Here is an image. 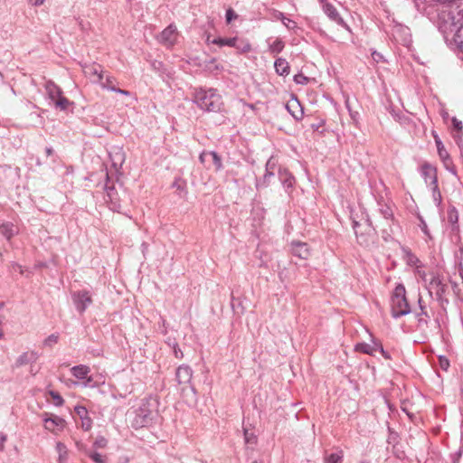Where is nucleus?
<instances>
[{
	"instance_id": "nucleus-1",
	"label": "nucleus",
	"mask_w": 463,
	"mask_h": 463,
	"mask_svg": "<svg viewBox=\"0 0 463 463\" xmlns=\"http://www.w3.org/2000/svg\"><path fill=\"white\" fill-rule=\"evenodd\" d=\"M156 398L149 397L142 400L140 406L134 411L132 426L139 429L151 425L158 416Z\"/></svg>"
},
{
	"instance_id": "nucleus-2",
	"label": "nucleus",
	"mask_w": 463,
	"mask_h": 463,
	"mask_svg": "<svg viewBox=\"0 0 463 463\" xmlns=\"http://www.w3.org/2000/svg\"><path fill=\"white\" fill-rule=\"evenodd\" d=\"M194 101L201 109L207 112L221 111L223 105L222 97L215 89L196 90Z\"/></svg>"
},
{
	"instance_id": "nucleus-3",
	"label": "nucleus",
	"mask_w": 463,
	"mask_h": 463,
	"mask_svg": "<svg viewBox=\"0 0 463 463\" xmlns=\"http://www.w3.org/2000/svg\"><path fill=\"white\" fill-rule=\"evenodd\" d=\"M392 316L399 318L411 313V307L406 298V289L403 284H398L391 298Z\"/></svg>"
},
{
	"instance_id": "nucleus-4",
	"label": "nucleus",
	"mask_w": 463,
	"mask_h": 463,
	"mask_svg": "<svg viewBox=\"0 0 463 463\" xmlns=\"http://www.w3.org/2000/svg\"><path fill=\"white\" fill-rule=\"evenodd\" d=\"M353 229L354 231L357 242L364 247H369L374 243L376 232L371 221L367 218L364 223L353 221Z\"/></svg>"
},
{
	"instance_id": "nucleus-5",
	"label": "nucleus",
	"mask_w": 463,
	"mask_h": 463,
	"mask_svg": "<svg viewBox=\"0 0 463 463\" xmlns=\"http://www.w3.org/2000/svg\"><path fill=\"white\" fill-rule=\"evenodd\" d=\"M455 1L456 0H414V5L420 14L432 16L438 12L436 4L445 5Z\"/></svg>"
},
{
	"instance_id": "nucleus-6",
	"label": "nucleus",
	"mask_w": 463,
	"mask_h": 463,
	"mask_svg": "<svg viewBox=\"0 0 463 463\" xmlns=\"http://www.w3.org/2000/svg\"><path fill=\"white\" fill-rule=\"evenodd\" d=\"M193 376V370L186 364L178 366L175 372V380L179 385H184L183 391L190 389L193 393H195V389L191 385V380Z\"/></svg>"
},
{
	"instance_id": "nucleus-7",
	"label": "nucleus",
	"mask_w": 463,
	"mask_h": 463,
	"mask_svg": "<svg viewBox=\"0 0 463 463\" xmlns=\"http://www.w3.org/2000/svg\"><path fill=\"white\" fill-rule=\"evenodd\" d=\"M318 2L322 5V9L326 15L334 23L337 24L338 25L349 29V26L344 21V19L339 14L338 11L335 7L334 5L327 2V0H318Z\"/></svg>"
},
{
	"instance_id": "nucleus-8",
	"label": "nucleus",
	"mask_w": 463,
	"mask_h": 463,
	"mask_svg": "<svg viewBox=\"0 0 463 463\" xmlns=\"http://www.w3.org/2000/svg\"><path fill=\"white\" fill-rule=\"evenodd\" d=\"M72 301L76 309L82 314L92 303V298L89 291L80 290L72 294Z\"/></svg>"
},
{
	"instance_id": "nucleus-9",
	"label": "nucleus",
	"mask_w": 463,
	"mask_h": 463,
	"mask_svg": "<svg viewBox=\"0 0 463 463\" xmlns=\"http://www.w3.org/2000/svg\"><path fill=\"white\" fill-rule=\"evenodd\" d=\"M429 290L431 294V290H435L437 299L440 302H448V299H444L443 296L447 291V285L444 284L439 276H433L429 283Z\"/></svg>"
},
{
	"instance_id": "nucleus-10",
	"label": "nucleus",
	"mask_w": 463,
	"mask_h": 463,
	"mask_svg": "<svg viewBox=\"0 0 463 463\" xmlns=\"http://www.w3.org/2000/svg\"><path fill=\"white\" fill-rule=\"evenodd\" d=\"M45 415L46 417L43 418V420L46 430L56 433L57 430H61L65 427L66 421L64 419L52 414L48 416V413H45Z\"/></svg>"
},
{
	"instance_id": "nucleus-11",
	"label": "nucleus",
	"mask_w": 463,
	"mask_h": 463,
	"mask_svg": "<svg viewBox=\"0 0 463 463\" xmlns=\"http://www.w3.org/2000/svg\"><path fill=\"white\" fill-rule=\"evenodd\" d=\"M176 27L170 24L159 35V42L166 47H172L176 41Z\"/></svg>"
},
{
	"instance_id": "nucleus-12",
	"label": "nucleus",
	"mask_w": 463,
	"mask_h": 463,
	"mask_svg": "<svg viewBox=\"0 0 463 463\" xmlns=\"http://www.w3.org/2000/svg\"><path fill=\"white\" fill-rule=\"evenodd\" d=\"M420 173L428 185L438 183L437 169L430 164L425 162L420 167Z\"/></svg>"
},
{
	"instance_id": "nucleus-13",
	"label": "nucleus",
	"mask_w": 463,
	"mask_h": 463,
	"mask_svg": "<svg viewBox=\"0 0 463 463\" xmlns=\"http://www.w3.org/2000/svg\"><path fill=\"white\" fill-rule=\"evenodd\" d=\"M83 71H84L85 75H87V76L96 77V79L94 80L95 82L101 81L104 78L103 74H102L101 65L95 63V62L90 63V64H85L83 66Z\"/></svg>"
},
{
	"instance_id": "nucleus-14",
	"label": "nucleus",
	"mask_w": 463,
	"mask_h": 463,
	"mask_svg": "<svg viewBox=\"0 0 463 463\" xmlns=\"http://www.w3.org/2000/svg\"><path fill=\"white\" fill-rule=\"evenodd\" d=\"M17 233L18 229L13 222L0 221V234L6 240L10 241Z\"/></svg>"
},
{
	"instance_id": "nucleus-15",
	"label": "nucleus",
	"mask_w": 463,
	"mask_h": 463,
	"mask_svg": "<svg viewBox=\"0 0 463 463\" xmlns=\"http://www.w3.org/2000/svg\"><path fill=\"white\" fill-rule=\"evenodd\" d=\"M39 358V355L36 352H24L21 355L18 356L14 363V367H20L25 365L27 364L35 363Z\"/></svg>"
},
{
	"instance_id": "nucleus-16",
	"label": "nucleus",
	"mask_w": 463,
	"mask_h": 463,
	"mask_svg": "<svg viewBox=\"0 0 463 463\" xmlns=\"http://www.w3.org/2000/svg\"><path fill=\"white\" fill-rule=\"evenodd\" d=\"M286 109L296 120H300L303 118V109L298 99H294L288 101Z\"/></svg>"
},
{
	"instance_id": "nucleus-17",
	"label": "nucleus",
	"mask_w": 463,
	"mask_h": 463,
	"mask_svg": "<svg viewBox=\"0 0 463 463\" xmlns=\"http://www.w3.org/2000/svg\"><path fill=\"white\" fill-rule=\"evenodd\" d=\"M278 175L282 185L287 188H292L295 184V178L292 174L286 168H279Z\"/></svg>"
},
{
	"instance_id": "nucleus-18",
	"label": "nucleus",
	"mask_w": 463,
	"mask_h": 463,
	"mask_svg": "<svg viewBox=\"0 0 463 463\" xmlns=\"http://www.w3.org/2000/svg\"><path fill=\"white\" fill-rule=\"evenodd\" d=\"M418 304H419L420 312L416 314V317L418 320V326L420 327L422 326L428 325V318H430V315L426 310V306L423 304V300L420 296L419 297Z\"/></svg>"
},
{
	"instance_id": "nucleus-19",
	"label": "nucleus",
	"mask_w": 463,
	"mask_h": 463,
	"mask_svg": "<svg viewBox=\"0 0 463 463\" xmlns=\"http://www.w3.org/2000/svg\"><path fill=\"white\" fill-rule=\"evenodd\" d=\"M45 90L49 99L52 101H54L62 94L61 89L58 85H56L52 80L46 81Z\"/></svg>"
},
{
	"instance_id": "nucleus-20",
	"label": "nucleus",
	"mask_w": 463,
	"mask_h": 463,
	"mask_svg": "<svg viewBox=\"0 0 463 463\" xmlns=\"http://www.w3.org/2000/svg\"><path fill=\"white\" fill-rule=\"evenodd\" d=\"M276 72L280 76H287L289 74V64L283 58H278L274 62Z\"/></svg>"
},
{
	"instance_id": "nucleus-21",
	"label": "nucleus",
	"mask_w": 463,
	"mask_h": 463,
	"mask_svg": "<svg viewBox=\"0 0 463 463\" xmlns=\"http://www.w3.org/2000/svg\"><path fill=\"white\" fill-rule=\"evenodd\" d=\"M71 374L79 380H83L87 377L88 373L90 372V368L87 365L80 364L75 365L71 369Z\"/></svg>"
},
{
	"instance_id": "nucleus-22",
	"label": "nucleus",
	"mask_w": 463,
	"mask_h": 463,
	"mask_svg": "<svg viewBox=\"0 0 463 463\" xmlns=\"http://www.w3.org/2000/svg\"><path fill=\"white\" fill-rule=\"evenodd\" d=\"M236 42H239L238 37H232V38L217 37L212 41V43L216 44L220 47H222V46L233 47L236 45Z\"/></svg>"
},
{
	"instance_id": "nucleus-23",
	"label": "nucleus",
	"mask_w": 463,
	"mask_h": 463,
	"mask_svg": "<svg viewBox=\"0 0 463 463\" xmlns=\"http://www.w3.org/2000/svg\"><path fill=\"white\" fill-rule=\"evenodd\" d=\"M274 176H275V175H274V174H272V172H269V171H266V170H265V174H264L263 177H262V178H260V179H258V180L256 181V188H257L258 190H260V189H261V188H266V187H268V186L269 185V184H270V180H271L272 178H274Z\"/></svg>"
},
{
	"instance_id": "nucleus-24",
	"label": "nucleus",
	"mask_w": 463,
	"mask_h": 463,
	"mask_svg": "<svg viewBox=\"0 0 463 463\" xmlns=\"http://www.w3.org/2000/svg\"><path fill=\"white\" fill-rule=\"evenodd\" d=\"M355 350L366 354L373 355L378 350V347L373 343L372 345L366 343H359L355 345Z\"/></svg>"
},
{
	"instance_id": "nucleus-25",
	"label": "nucleus",
	"mask_w": 463,
	"mask_h": 463,
	"mask_svg": "<svg viewBox=\"0 0 463 463\" xmlns=\"http://www.w3.org/2000/svg\"><path fill=\"white\" fill-rule=\"evenodd\" d=\"M56 451L59 455L58 461L59 463H63L67 460L68 458V449L64 443L57 442L56 444Z\"/></svg>"
},
{
	"instance_id": "nucleus-26",
	"label": "nucleus",
	"mask_w": 463,
	"mask_h": 463,
	"mask_svg": "<svg viewBox=\"0 0 463 463\" xmlns=\"http://www.w3.org/2000/svg\"><path fill=\"white\" fill-rule=\"evenodd\" d=\"M243 437L244 442L247 445H256L258 441V438L253 431H250L249 429L243 427Z\"/></svg>"
},
{
	"instance_id": "nucleus-27",
	"label": "nucleus",
	"mask_w": 463,
	"mask_h": 463,
	"mask_svg": "<svg viewBox=\"0 0 463 463\" xmlns=\"http://www.w3.org/2000/svg\"><path fill=\"white\" fill-rule=\"evenodd\" d=\"M453 41L458 49L463 52V24L456 31Z\"/></svg>"
},
{
	"instance_id": "nucleus-28",
	"label": "nucleus",
	"mask_w": 463,
	"mask_h": 463,
	"mask_svg": "<svg viewBox=\"0 0 463 463\" xmlns=\"http://www.w3.org/2000/svg\"><path fill=\"white\" fill-rule=\"evenodd\" d=\"M293 250H294V253L296 255H298V257H300L301 259H307L308 256V250L307 248V244H305V243L298 242L295 245Z\"/></svg>"
},
{
	"instance_id": "nucleus-29",
	"label": "nucleus",
	"mask_w": 463,
	"mask_h": 463,
	"mask_svg": "<svg viewBox=\"0 0 463 463\" xmlns=\"http://www.w3.org/2000/svg\"><path fill=\"white\" fill-rule=\"evenodd\" d=\"M115 81H116V79L113 76L108 75L104 81L102 80L101 81H99L98 83H99L103 89L113 91V90H115V88H116Z\"/></svg>"
},
{
	"instance_id": "nucleus-30",
	"label": "nucleus",
	"mask_w": 463,
	"mask_h": 463,
	"mask_svg": "<svg viewBox=\"0 0 463 463\" xmlns=\"http://www.w3.org/2000/svg\"><path fill=\"white\" fill-rule=\"evenodd\" d=\"M343 457L344 455L342 451L331 453L325 458V463H342Z\"/></svg>"
},
{
	"instance_id": "nucleus-31",
	"label": "nucleus",
	"mask_w": 463,
	"mask_h": 463,
	"mask_svg": "<svg viewBox=\"0 0 463 463\" xmlns=\"http://www.w3.org/2000/svg\"><path fill=\"white\" fill-rule=\"evenodd\" d=\"M240 53H246L251 50V46L248 42L239 39V42H236V45L233 46Z\"/></svg>"
},
{
	"instance_id": "nucleus-32",
	"label": "nucleus",
	"mask_w": 463,
	"mask_h": 463,
	"mask_svg": "<svg viewBox=\"0 0 463 463\" xmlns=\"http://www.w3.org/2000/svg\"><path fill=\"white\" fill-rule=\"evenodd\" d=\"M53 102L55 104V107L60 109L61 110H66L71 104L70 100L67 98L63 97L62 94L59 98H57Z\"/></svg>"
},
{
	"instance_id": "nucleus-33",
	"label": "nucleus",
	"mask_w": 463,
	"mask_h": 463,
	"mask_svg": "<svg viewBox=\"0 0 463 463\" xmlns=\"http://www.w3.org/2000/svg\"><path fill=\"white\" fill-rule=\"evenodd\" d=\"M209 156L212 158V162L215 166V170L220 171L222 168L221 156L215 151H209Z\"/></svg>"
},
{
	"instance_id": "nucleus-34",
	"label": "nucleus",
	"mask_w": 463,
	"mask_h": 463,
	"mask_svg": "<svg viewBox=\"0 0 463 463\" xmlns=\"http://www.w3.org/2000/svg\"><path fill=\"white\" fill-rule=\"evenodd\" d=\"M437 150L439 156L443 162H446V160H449V155L446 148L444 147V145L441 141H437Z\"/></svg>"
},
{
	"instance_id": "nucleus-35",
	"label": "nucleus",
	"mask_w": 463,
	"mask_h": 463,
	"mask_svg": "<svg viewBox=\"0 0 463 463\" xmlns=\"http://www.w3.org/2000/svg\"><path fill=\"white\" fill-rule=\"evenodd\" d=\"M284 42L280 39H276L270 45H269V51L272 53H279L284 49Z\"/></svg>"
},
{
	"instance_id": "nucleus-36",
	"label": "nucleus",
	"mask_w": 463,
	"mask_h": 463,
	"mask_svg": "<svg viewBox=\"0 0 463 463\" xmlns=\"http://www.w3.org/2000/svg\"><path fill=\"white\" fill-rule=\"evenodd\" d=\"M430 186L431 187L433 201L435 202L437 206L440 205L442 196L439 189L438 183Z\"/></svg>"
},
{
	"instance_id": "nucleus-37",
	"label": "nucleus",
	"mask_w": 463,
	"mask_h": 463,
	"mask_svg": "<svg viewBox=\"0 0 463 463\" xmlns=\"http://www.w3.org/2000/svg\"><path fill=\"white\" fill-rule=\"evenodd\" d=\"M87 456L96 463H105V457L96 451H87Z\"/></svg>"
},
{
	"instance_id": "nucleus-38",
	"label": "nucleus",
	"mask_w": 463,
	"mask_h": 463,
	"mask_svg": "<svg viewBox=\"0 0 463 463\" xmlns=\"http://www.w3.org/2000/svg\"><path fill=\"white\" fill-rule=\"evenodd\" d=\"M50 396L53 399L55 406H61L64 402L63 398L55 391L49 392Z\"/></svg>"
},
{
	"instance_id": "nucleus-39",
	"label": "nucleus",
	"mask_w": 463,
	"mask_h": 463,
	"mask_svg": "<svg viewBox=\"0 0 463 463\" xmlns=\"http://www.w3.org/2000/svg\"><path fill=\"white\" fill-rule=\"evenodd\" d=\"M59 335L57 334H52L50 335L43 342V345L45 346L52 347L53 345H55L58 342Z\"/></svg>"
},
{
	"instance_id": "nucleus-40",
	"label": "nucleus",
	"mask_w": 463,
	"mask_h": 463,
	"mask_svg": "<svg viewBox=\"0 0 463 463\" xmlns=\"http://www.w3.org/2000/svg\"><path fill=\"white\" fill-rule=\"evenodd\" d=\"M373 344L378 347V350L385 359H391V355L386 352L379 340H373Z\"/></svg>"
},
{
	"instance_id": "nucleus-41",
	"label": "nucleus",
	"mask_w": 463,
	"mask_h": 463,
	"mask_svg": "<svg viewBox=\"0 0 463 463\" xmlns=\"http://www.w3.org/2000/svg\"><path fill=\"white\" fill-rule=\"evenodd\" d=\"M74 411L80 419L88 416V411L84 406L78 405L74 408Z\"/></svg>"
},
{
	"instance_id": "nucleus-42",
	"label": "nucleus",
	"mask_w": 463,
	"mask_h": 463,
	"mask_svg": "<svg viewBox=\"0 0 463 463\" xmlns=\"http://www.w3.org/2000/svg\"><path fill=\"white\" fill-rule=\"evenodd\" d=\"M81 420V428L85 430V431H88L91 429V425H92V420L91 419L87 416L86 418H83V419H80Z\"/></svg>"
},
{
	"instance_id": "nucleus-43",
	"label": "nucleus",
	"mask_w": 463,
	"mask_h": 463,
	"mask_svg": "<svg viewBox=\"0 0 463 463\" xmlns=\"http://www.w3.org/2000/svg\"><path fill=\"white\" fill-rule=\"evenodd\" d=\"M294 81L298 84H307L308 78L302 73H298L294 76Z\"/></svg>"
},
{
	"instance_id": "nucleus-44",
	"label": "nucleus",
	"mask_w": 463,
	"mask_h": 463,
	"mask_svg": "<svg viewBox=\"0 0 463 463\" xmlns=\"http://www.w3.org/2000/svg\"><path fill=\"white\" fill-rule=\"evenodd\" d=\"M238 17L237 14L233 11V9L229 8L226 11L225 18L227 24L232 23V21L235 20Z\"/></svg>"
},
{
	"instance_id": "nucleus-45",
	"label": "nucleus",
	"mask_w": 463,
	"mask_h": 463,
	"mask_svg": "<svg viewBox=\"0 0 463 463\" xmlns=\"http://www.w3.org/2000/svg\"><path fill=\"white\" fill-rule=\"evenodd\" d=\"M276 166H277V163L275 162L274 158L273 157H270L268 161H267V164H266V171H269V172H272V174L275 175V169H276Z\"/></svg>"
},
{
	"instance_id": "nucleus-46",
	"label": "nucleus",
	"mask_w": 463,
	"mask_h": 463,
	"mask_svg": "<svg viewBox=\"0 0 463 463\" xmlns=\"http://www.w3.org/2000/svg\"><path fill=\"white\" fill-rule=\"evenodd\" d=\"M106 445H107V439L101 436L98 437L93 443V446L95 448H105Z\"/></svg>"
},
{
	"instance_id": "nucleus-47",
	"label": "nucleus",
	"mask_w": 463,
	"mask_h": 463,
	"mask_svg": "<svg viewBox=\"0 0 463 463\" xmlns=\"http://www.w3.org/2000/svg\"><path fill=\"white\" fill-rule=\"evenodd\" d=\"M173 353L175 358L182 359L184 357V354L178 344H173Z\"/></svg>"
},
{
	"instance_id": "nucleus-48",
	"label": "nucleus",
	"mask_w": 463,
	"mask_h": 463,
	"mask_svg": "<svg viewBox=\"0 0 463 463\" xmlns=\"http://www.w3.org/2000/svg\"><path fill=\"white\" fill-rule=\"evenodd\" d=\"M280 15L282 16V22L283 24L288 28V29H292L294 27H296V22H294L293 20L289 19V18H286L284 17L283 14L280 13Z\"/></svg>"
},
{
	"instance_id": "nucleus-49",
	"label": "nucleus",
	"mask_w": 463,
	"mask_h": 463,
	"mask_svg": "<svg viewBox=\"0 0 463 463\" xmlns=\"http://www.w3.org/2000/svg\"><path fill=\"white\" fill-rule=\"evenodd\" d=\"M209 157H210V156H209V151H205V150H204V151H203V152L200 154V156H199V160H200V162H201L202 164L206 165V164H208V163H209V160H208V158H209Z\"/></svg>"
},
{
	"instance_id": "nucleus-50",
	"label": "nucleus",
	"mask_w": 463,
	"mask_h": 463,
	"mask_svg": "<svg viewBox=\"0 0 463 463\" xmlns=\"http://www.w3.org/2000/svg\"><path fill=\"white\" fill-rule=\"evenodd\" d=\"M372 58H373V60L375 62H377V63L382 62V61H384V58H383V56L382 55V53H380V52H376V51H373V52H372Z\"/></svg>"
},
{
	"instance_id": "nucleus-51",
	"label": "nucleus",
	"mask_w": 463,
	"mask_h": 463,
	"mask_svg": "<svg viewBox=\"0 0 463 463\" xmlns=\"http://www.w3.org/2000/svg\"><path fill=\"white\" fill-rule=\"evenodd\" d=\"M105 189L107 191V195L109 198L111 202H113L114 198V187L109 186L108 184L105 185Z\"/></svg>"
},
{
	"instance_id": "nucleus-52",
	"label": "nucleus",
	"mask_w": 463,
	"mask_h": 463,
	"mask_svg": "<svg viewBox=\"0 0 463 463\" xmlns=\"http://www.w3.org/2000/svg\"><path fill=\"white\" fill-rule=\"evenodd\" d=\"M404 251L407 252L410 263L416 264L420 261L419 259L414 254H412L410 250H404Z\"/></svg>"
},
{
	"instance_id": "nucleus-53",
	"label": "nucleus",
	"mask_w": 463,
	"mask_h": 463,
	"mask_svg": "<svg viewBox=\"0 0 463 463\" xmlns=\"http://www.w3.org/2000/svg\"><path fill=\"white\" fill-rule=\"evenodd\" d=\"M452 123H453L454 128L457 130H458V131L462 130L463 126H462V122L460 120H458L456 118H452Z\"/></svg>"
},
{
	"instance_id": "nucleus-54",
	"label": "nucleus",
	"mask_w": 463,
	"mask_h": 463,
	"mask_svg": "<svg viewBox=\"0 0 463 463\" xmlns=\"http://www.w3.org/2000/svg\"><path fill=\"white\" fill-rule=\"evenodd\" d=\"M439 363H440V366L442 369L444 370H447L448 367L449 366V362L447 358H444V357H440L439 358Z\"/></svg>"
},
{
	"instance_id": "nucleus-55",
	"label": "nucleus",
	"mask_w": 463,
	"mask_h": 463,
	"mask_svg": "<svg viewBox=\"0 0 463 463\" xmlns=\"http://www.w3.org/2000/svg\"><path fill=\"white\" fill-rule=\"evenodd\" d=\"M451 285H452V289H453L454 293L458 297H459L460 296V291H461V288H459V286L456 282H452V281H451Z\"/></svg>"
},
{
	"instance_id": "nucleus-56",
	"label": "nucleus",
	"mask_w": 463,
	"mask_h": 463,
	"mask_svg": "<svg viewBox=\"0 0 463 463\" xmlns=\"http://www.w3.org/2000/svg\"><path fill=\"white\" fill-rule=\"evenodd\" d=\"M397 31L402 32L404 34L409 35V28L402 25H396L394 27Z\"/></svg>"
},
{
	"instance_id": "nucleus-57",
	"label": "nucleus",
	"mask_w": 463,
	"mask_h": 463,
	"mask_svg": "<svg viewBox=\"0 0 463 463\" xmlns=\"http://www.w3.org/2000/svg\"><path fill=\"white\" fill-rule=\"evenodd\" d=\"M382 213H383L384 218H386V219L392 216V213L391 209L388 207L386 209L383 210Z\"/></svg>"
},
{
	"instance_id": "nucleus-58",
	"label": "nucleus",
	"mask_w": 463,
	"mask_h": 463,
	"mask_svg": "<svg viewBox=\"0 0 463 463\" xmlns=\"http://www.w3.org/2000/svg\"><path fill=\"white\" fill-rule=\"evenodd\" d=\"M165 344L171 347L173 349V344H177V342L175 341V338H171V337H168L166 340H165Z\"/></svg>"
},
{
	"instance_id": "nucleus-59",
	"label": "nucleus",
	"mask_w": 463,
	"mask_h": 463,
	"mask_svg": "<svg viewBox=\"0 0 463 463\" xmlns=\"http://www.w3.org/2000/svg\"><path fill=\"white\" fill-rule=\"evenodd\" d=\"M113 92L120 93V94H123V95H126V96H129L130 95V92L128 90H121V89H118V88H115V90H113Z\"/></svg>"
},
{
	"instance_id": "nucleus-60",
	"label": "nucleus",
	"mask_w": 463,
	"mask_h": 463,
	"mask_svg": "<svg viewBox=\"0 0 463 463\" xmlns=\"http://www.w3.org/2000/svg\"><path fill=\"white\" fill-rule=\"evenodd\" d=\"M443 163H444V165H445L446 168H447L449 171H450V172H451V173H453V174H456V171H455L454 167H451V168H450V167L449 166V164H451V159H450V158H449V160H446V162H443Z\"/></svg>"
},
{
	"instance_id": "nucleus-61",
	"label": "nucleus",
	"mask_w": 463,
	"mask_h": 463,
	"mask_svg": "<svg viewBox=\"0 0 463 463\" xmlns=\"http://www.w3.org/2000/svg\"><path fill=\"white\" fill-rule=\"evenodd\" d=\"M323 125H324V121H320V122H318V123H317V124H312V125H311V128H312L314 130L317 131V130H319V128H320Z\"/></svg>"
},
{
	"instance_id": "nucleus-62",
	"label": "nucleus",
	"mask_w": 463,
	"mask_h": 463,
	"mask_svg": "<svg viewBox=\"0 0 463 463\" xmlns=\"http://www.w3.org/2000/svg\"><path fill=\"white\" fill-rule=\"evenodd\" d=\"M29 2L33 5H41L43 4L44 0H29Z\"/></svg>"
},
{
	"instance_id": "nucleus-63",
	"label": "nucleus",
	"mask_w": 463,
	"mask_h": 463,
	"mask_svg": "<svg viewBox=\"0 0 463 463\" xmlns=\"http://www.w3.org/2000/svg\"><path fill=\"white\" fill-rule=\"evenodd\" d=\"M420 228H421V231L426 234V235H429V230H428V227H427V224L422 222V224L420 225Z\"/></svg>"
},
{
	"instance_id": "nucleus-64",
	"label": "nucleus",
	"mask_w": 463,
	"mask_h": 463,
	"mask_svg": "<svg viewBox=\"0 0 463 463\" xmlns=\"http://www.w3.org/2000/svg\"><path fill=\"white\" fill-rule=\"evenodd\" d=\"M458 273H459V276L461 277V279H463V267H462V262H458Z\"/></svg>"
}]
</instances>
